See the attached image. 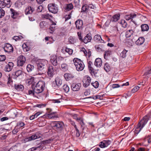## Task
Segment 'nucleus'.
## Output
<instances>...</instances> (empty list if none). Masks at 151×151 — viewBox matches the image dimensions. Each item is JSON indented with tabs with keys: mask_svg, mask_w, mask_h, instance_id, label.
Masks as SVG:
<instances>
[{
	"mask_svg": "<svg viewBox=\"0 0 151 151\" xmlns=\"http://www.w3.org/2000/svg\"><path fill=\"white\" fill-rule=\"evenodd\" d=\"M42 148V147L41 148V145H40L37 147H34L29 149L28 151H40Z\"/></svg>",
	"mask_w": 151,
	"mask_h": 151,
	"instance_id": "c756f323",
	"label": "nucleus"
},
{
	"mask_svg": "<svg viewBox=\"0 0 151 151\" xmlns=\"http://www.w3.org/2000/svg\"><path fill=\"white\" fill-rule=\"evenodd\" d=\"M86 52L87 53L86 55H86L87 56V60L88 62V68L90 67H92L91 65L92 64V63L91 61H88V58H90V57L91 56V52L89 50H88V52H87L86 50Z\"/></svg>",
	"mask_w": 151,
	"mask_h": 151,
	"instance_id": "4be33fe9",
	"label": "nucleus"
},
{
	"mask_svg": "<svg viewBox=\"0 0 151 151\" xmlns=\"http://www.w3.org/2000/svg\"><path fill=\"white\" fill-rule=\"evenodd\" d=\"M102 61L100 58H96L95 61L94 65L97 67H100L102 65Z\"/></svg>",
	"mask_w": 151,
	"mask_h": 151,
	"instance_id": "5701e85b",
	"label": "nucleus"
},
{
	"mask_svg": "<svg viewBox=\"0 0 151 151\" xmlns=\"http://www.w3.org/2000/svg\"><path fill=\"white\" fill-rule=\"evenodd\" d=\"M81 84L80 83H73L72 84L71 88L73 91H78L81 87Z\"/></svg>",
	"mask_w": 151,
	"mask_h": 151,
	"instance_id": "4468645a",
	"label": "nucleus"
},
{
	"mask_svg": "<svg viewBox=\"0 0 151 151\" xmlns=\"http://www.w3.org/2000/svg\"><path fill=\"white\" fill-rule=\"evenodd\" d=\"M77 34L78 35V38L79 39V40L80 41H81L82 42H83L84 43L85 42H84V38L85 37H84L83 40V39L82 38V37L81 35V32H77Z\"/></svg>",
	"mask_w": 151,
	"mask_h": 151,
	"instance_id": "4d7b16f0",
	"label": "nucleus"
},
{
	"mask_svg": "<svg viewBox=\"0 0 151 151\" xmlns=\"http://www.w3.org/2000/svg\"><path fill=\"white\" fill-rule=\"evenodd\" d=\"M39 26L41 29L45 30L48 27L49 24L47 22L43 21L40 22Z\"/></svg>",
	"mask_w": 151,
	"mask_h": 151,
	"instance_id": "ddd939ff",
	"label": "nucleus"
},
{
	"mask_svg": "<svg viewBox=\"0 0 151 151\" xmlns=\"http://www.w3.org/2000/svg\"><path fill=\"white\" fill-rule=\"evenodd\" d=\"M106 147H107L111 143V141L109 140H104L103 141Z\"/></svg>",
	"mask_w": 151,
	"mask_h": 151,
	"instance_id": "680f3d73",
	"label": "nucleus"
},
{
	"mask_svg": "<svg viewBox=\"0 0 151 151\" xmlns=\"http://www.w3.org/2000/svg\"><path fill=\"white\" fill-rule=\"evenodd\" d=\"M41 17L43 19H45L49 20H51V18L52 17V15H50L48 14H42Z\"/></svg>",
	"mask_w": 151,
	"mask_h": 151,
	"instance_id": "f704fd0d",
	"label": "nucleus"
},
{
	"mask_svg": "<svg viewBox=\"0 0 151 151\" xmlns=\"http://www.w3.org/2000/svg\"><path fill=\"white\" fill-rule=\"evenodd\" d=\"M25 125L24 123L21 121H19L17 123V125L16 126V127H17V128H19V129Z\"/></svg>",
	"mask_w": 151,
	"mask_h": 151,
	"instance_id": "603ef678",
	"label": "nucleus"
},
{
	"mask_svg": "<svg viewBox=\"0 0 151 151\" xmlns=\"http://www.w3.org/2000/svg\"><path fill=\"white\" fill-rule=\"evenodd\" d=\"M6 59V58L5 55H0V62L4 61Z\"/></svg>",
	"mask_w": 151,
	"mask_h": 151,
	"instance_id": "052dcab7",
	"label": "nucleus"
},
{
	"mask_svg": "<svg viewBox=\"0 0 151 151\" xmlns=\"http://www.w3.org/2000/svg\"><path fill=\"white\" fill-rule=\"evenodd\" d=\"M55 82L56 86L58 87L60 86L62 83V81L59 78H57L55 79Z\"/></svg>",
	"mask_w": 151,
	"mask_h": 151,
	"instance_id": "49530a36",
	"label": "nucleus"
},
{
	"mask_svg": "<svg viewBox=\"0 0 151 151\" xmlns=\"http://www.w3.org/2000/svg\"><path fill=\"white\" fill-rule=\"evenodd\" d=\"M43 8L42 6L41 5H40L38 6L37 9V12H41L42 10L43 9Z\"/></svg>",
	"mask_w": 151,
	"mask_h": 151,
	"instance_id": "e2e57ef3",
	"label": "nucleus"
},
{
	"mask_svg": "<svg viewBox=\"0 0 151 151\" xmlns=\"http://www.w3.org/2000/svg\"><path fill=\"white\" fill-rule=\"evenodd\" d=\"M48 117L50 119L56 118L58 117V114L56 112H51L47 114Z\"/></svg>",
	"mask_w": 151,
	"mask_h": 151,
	"instance_id": "a211bd4d",
	"label": "nucleus"
},
{
	"mask_svg": "<svg viewBox=\"0 0 151 151\" xmlns=\"http://www.w3.org/2000/svg\"><path fill=\"white\" fill-rule=\"evenodd\" d=\"M61 69L63 71H66L68 70V67L67 65L65 63H63L61 64Z\"/></svg>",
	"mask_w": 151,
	"mask_h": 151,
	"instance_id": "c9c22d12",
	"label": "nucleus"
},
{
	"mask_svg": "<svg viewBox=\"0 0 151 151\" xmlns=\"http://www.w3.org/2000/svg\"><path fill=\"white\" fill-rule=\"evenodd\" d=\"M3 3L4 4V7L8 8H10L12 4L11 0H3Z\"/></svg>",
	"mask_w": 151,
	"mask_h": 151,
	"instance_id": "393cba45",
	"label": "nucleus"
},
{
	"mask_svg": "<svg viewBox=\"0 0 151 151\" xmlns=\"http://www.w3.org/2000/svg\"><path fill=\"white\" fill-rule=\"evenodd\" d=\"M92 39L91 35L90 33L87 34L86 36V44L91 41Z\"/></svg>",
	"mask_w": 151,
	"mask_h": 151,
	"instance_id": "7c9ffc66",
	"label": "nucleus"
},
{
	"mask_svg": "<svg viewBox=\"0 0 151 151\" xmlns=\"http://www.w3.org/2000/svg\"><path fill=\"white\" fill-rule=\"evenodd\" d=\"M47 63V61L44 60L37 62V68L39 75H42L45 72Z\"/></svg>",
	"mask_w": 151,
	"mask_h": 151,
	"instance_id": "f257e3e1",
	"label": "nucleus"
},
{
	"mask_svg": "<svg viewBox=\"0 0 151 151\" xmlns=\"http://www.w3.org/2000/svg\"><path fill=\"white\" fill-rule=\"evenodd\" d=\"M68 42L70 44H73L76 42V40L74 37L70 36L68 38Z\"/></svg>",
	"mask_w": 151,
	"mask_h": 151,
	"instance_id": "79ce46f5",
	"label": "nucleus"
},
{
	"mask_svg": "<svg viewBox=\"0 0 151 151\" xmlns=\"http://www.w3.org/2000/svg\"><path fill=\"white\" fill-rule=\"evenodd\" d=\"M136 14L134 13H131L129 15H127L124 16V18L127 20H129L130 19H131L134 17H136Z\"/></svg>",
	"mask_w": 151,
	"mask_h": 151,
	"instance_id": "aec40b11",
	"label": "nucleus"
},
{
	"mask_svg": "<svg viewBox=\"0 0 151 151\" xmlns=\"http://www.w3.org/2000/svg\"><path fill=\"white\" fill-rule=\"evenodd\" d=\"M49 11L53 14L57 13L58 11L57 5L55 4H49L48 5Z\"/></svg>",
	"mask_w": 151,
	"mask_h": 151,
	"instance_id": "0eeeda50",
	"label": "nucleus"
},
{
	"mask_svg": "<svg viewBox=\"0 0 151 151\" xmlns=\"http://www.w3.org/2000/svg\"><path fill=\"white\" fill-rule=\"evenodd\" d=\"M14 64L12 62H9L6 65L4 68V71L7 72H9L12 70L14 66Z\"/></svg>",
	"mask_w": 151,
	"mask_h": 151,
	"instance_id": "9b49d317",
	"label": "nucleus"
},
{
	"mask_svg": "<svg viewBox=\"0 0 151 151\" xmlns=\"http://www.w3.org/2000/svg\"><path fill=\"white\" fill-rule=\"evenodd\" d=\"M35 10L32 7L29 6L26 8L25 10V13L26 14H32Z\"/></svg>",
	"mask_w": 151,
	"mask_h": 151,
	"instance_id": "a878e982",
	"label": "nucleus"
},
{
	"mask_svg": "<svg viewBox=\"0 0 151 151\" xmlns=\"http://www.w3.org/2000/svg\"><path fill=\"white\" fill-rule=\"evenodd\" d=\"M139 87L138 86H135L131 91L132 93H134L137 92L139 89Z\"/></svg>",
	"mask_w": 151,
	"mask_h": 151,
	"instance_id": "5fc2aeb1",
	"label": "nucleus"
},
{
	"mask_svg": "<svg viewBox=\"0 0 151 151\" xmlns=\"http://www.w3.org/2000/svg\"><path fill=\"white\" fill-rule=\"evenodd\" d=\"M0 18L3 17L5 15V12L2 8L0 9Z\"/></svg>",
	"mask_w": 151,
	"mask_h": 151,
	"instance_id": "864d4df0",
	"label": "nucleus"
},
{
	"mask_svg": "<svg viewBox=\"0 0 151 151\" xmlns=\"http://www.w3.org/2000/svg\"><path fill=\"white\" fill-rule=\"evenodd\" d=\"M27 82L29 85L32 84L31 87L32 88L34 87L33 84L34 82L33 78H31L28 79L27 80Z\"/></svg>",
	"mask_w": 151,
	"mask_h": 151,
	"instance_id": "37998d69",
	"label": "nucleus"
},
{
	"mask_svg": "<svg viewBox=\"0 0 151 151\" xmlns=\"http://www.w3.org/2000/svg\"><path fill=\"white\" fill-rule=\"evenodd\" d=\"M141 27L142 31V32L148 31L149 29L148 25L146 24H142L141 26Z\"/></svg>",
	"mask_w": 151,
	"mask_h": 151,
	"instance_id": "2f4dec72",
	"label": "nucleus"
},
{
	"mask_svg": "<svg viewBox=\"0 0 151 151\" xmlns=\"http://www.w3.org/2000/svg\"><path fill=\"white\" fill-rule=\"evenodd\" d=\"M27 71L28 72H31L34 69V66L31 64H28L26 67Z\"/></svg>",
	"mask_w": 151,
	"mask_h": 151,
	"instance_id": "a19ab883",
	"label": "nucleus"
},
{
	"mask_svg": "<svg viewBox=\"0 0 151 151\" xmlns=\"http://www.w3.org/2000/svg\"><path fill=\"white\" fill-rule=\"evenodd\" d=\"M64 77L67 81H69L74 77L71 74L65 73L64 74Z\"/></svg>",
	"mask_w": 151,
	"mask_h": 151,
	"instance_id": "c85d7f7f",
	"label": "nucleus"
},
{
	"mask_svg": "<svg viewBox=\"0 0 151 151\" xmlns=\"http://www.w3.org/2000/svg\"><path fill=\"white\" fill-rule=\"evenodd\" d=\"M73 62L77 70L81 71L83 70L85 65L80 59L75 58L73 60Z\"/></svg>",
	"mask_w": 151,
	"mask_h": 151,
	"instance_id": "7ed1b4c3",
	"label": "nucleus"
},
{
	"mask_svg": "<svg viewBox=\"0 0 151 151\" xmlns=\"http://www.w3.org/2000/svg\"><path fill=\"white\" fill-rule=\"evenodd\" d=\"M94 8V6L92 4H90L87 6H86V12L87 10H90L91 9H93Z\"/></svg>",
	"mask_w": 151,
	"mask_h": 151,
	"instance_id": "a18cd8bd",
	"label": "nucleus"
},
{
	"mask_svg": "<svg viewBox=\"0 0 151 151\" xmlns=\"http://www.w3.org/2000/svg\"><path fill=\"white\" fill-rule=\"evenodd\" d=\"M32 88V90H29L28 92V93L29 95H32L34 96H36L35 94H37L35 93V88L34 89V87Z\"/></svg>",
	"mask_w": 151,
	"mask_h": 151,
	"instance_id": "ea45409f",
	"label": "nucleus"
},
{
	"mask_svg": "<svg viewBox=\"0 0 151 151\" xmlns=\"http://www.w3.org/2000/svg\"><path fill=\"white\" fill-rule=\"evenodd\" d=\"M45 40L46 41H47L50 39V44L52 43L53 42L54 40H53V38L52 37H45Z\"/></svg>",
	"mask_w": 151,
	"mask_h": 151,
	"instance_id": "bf43d9fd",
	"label": "nucleus"
},
{
	"mask_svg": "<svg viewBox=\"0 0 151 151\" xmlns=\"http://www.w3.org/2000/svg\"><path fill=\"white\" fill-rule=\"evenodd\" d=\"M63 89L66 93H68L69 91V88L68 86L66 84L64 85L63 86Z\"/></svg>",
	"mask_w": 151,
	"mask_h": 151,
	"instance_id": "3c124183",
	"label": "nucleus"
},
{
	"mask_svg": "<svg viewBox=\"0 0 151 151\" xmlns=\"http://www.w3.org/2000/svg\"><path fill=\"white\" fill-rule=\"evenodd\" d=\"M119 24H121L122 26L124 28H125L127 27V23L125 20L122 19L119 22Z\"/></svg>",
	"mask_w": 151,
	"mask_h": 151,
	"instance_id": "4c0bfd02",
	"label": "nucleus"
},
{
	"mask_svg": "<svg viewBox=\"0 0 151 151\" xmlns=\"http://www.w3.org/2000/svg\"><path fill=\"white\" fill-rule=\"evenodd\" d=\"M75 24L76 28L78 29H82L83 25V21L80 19H78L75 22Z\"/></svg>",
	"mask_w": 151,
	"mask_h": 151,
	"instance_id": "2eb2a0df",
	"label": "nucleus"
},
{
	"mask_svg": "<svg viewBox=\"0 0 151 151\" xmlns=\"http://www.w3.org/2000/svg\"><path fill=\"white\" fill-rule=\"evenodd\" d=\"M94 39L96 42H100L101 43H104V40L102 39L101 36L99 35H96L94 37Z\"/></svg>",
	"mask_w": 151,
	"mask_h": 151,
	"instance_id": "bb28decb",
	"label": "nucleus"
},
{
	"mask_svg": "<svg viewBox=\"0 0 151 151\" xmlns=\"http://www.w3.org/2000/svg\"><path fill=\"white\" fill-rule=\"evenodd\" d=\"M73 118L80 123L82 127L84 125L83 121L82 119L80 117H78L77 114H74L73 116Z\"/></svg>",
	"mask_w": 151,
	"mask_h": 151,
	"instance_id": "6ab92c4d",
	"label": "nucleus"
},
{
	"mask_svg": "<svg viewBox=\"0 0 151 151\" xmlns=\"http://www.w3.org/2000/svg\"><path fill=\"white\" fill-rule=\"evenodd\" d=\"M145 41V38L143 37H141L136 41V43L137 45H140L143 44Z\"/></svg>",
	"mask_w": 151,
	"mask_h": 151,
	"instance_id": "cd10ccee",
	"label": "nucleus"
},
{
	"mask_svg": "<svg viewBox=\"0 0 151 151\" xmlns=\"http://www.w3.org/2000/svg\"><path fill=\"white\" fill-rule=\"evenodd\" d=\"M14 88L15 89L19 91H22L24 89V86L21 84H15Z\"/></svg>",
	"mask_w": 151,
	"mask_h": 151,
	"instance_id": "b1692460",
	"label": "nucleus"
},
{
	"mask_svg": "<svg viewBox=\"0 0 151 151\" xmlns=\"http://www.w3.org/2000/svg\"><path fill=\"white\" fill-rule=\"evenodd\" d=\"M128 51L127 50L124 49L120 53V57L122 58H125L127 55V52Z\"/></svg>",
	"mask_w": 151,
	"mask_h": 151,
	"instance_id": "473e14b6",
	"label": "nucleus"
},
{
	"mask_svg": "<svg viewBox=\"0 0 151 151\" xmlns=\"http://www.w3.org/2000/svg\"><path fill=\"white\" fill-rule=\"evenodd\" d=\"M56 23L54 22L53 21L52 22V24L50 25V27L49 28V32L50 33H52L55 30V26Z\"/></svg>",
	"mask_w": 151,
	"mask_h": 151,
	"instance_id": "f3484780",
	"label": "nucleus"
},
{
	"mask_svg": "<svg viewBox=\"0 0 151 151\" xmlns=\"http://www.w3.org/2000/svg\"><path fill=\"white\" fill-rule=\"evenodd\" d=\"M35 134L37 139L41 137L42 135L40 132H36L35 133Z\"/></svg>",
	"mask_w": 151,
	"mask_h": 151,
	"instance_id": "69168bd1",
	"label": "nucleus"
},
{
	"mask_svg": "<svg viewBox=\"0 0 151 151\" xmlns=\"http://www.w3.org/2000/svg\"><path fill=\"white\" fill-rule=\"evenodd\" d=\"M91 84L95 88H97L99 87V84L97 81H96L94 83H92Z\"/></svg>",
	"mask_w": 151,
	"mask_h": 151,
	"instance_id": "0e129e2a",
	"label": "nucleus"
},
{
	"mask_svg": "<svg viewBox=\"0 0 151 151\" xmlns=\"http://www.w3.org/2000/svg\"><path fill=\"white\" fill-rule=\"evenodd\" d=\"M86 87L89 86L91 83V78L88 76H86Z\"/></svg>",
	"mask_w": 151,
	"mask_h": 151,
	"instance_id": "58836bf2",
	"label": "nucleus"
},
{
	"mask_svg": "<svg viewBox=\"0 0 151 151\" xmlns=\"http://www.w3.org/2000/svg\"><path fill=\"white\" fill-rule=\"evenodd\" d=\"M19 130V128H17V127L16 126L12 131V133L13 134H16L18 132Z\"/></svg>",
	"mask_w": 151,
	"mask_h": 151,
	"instance_id": "13d9d810",
	"label": "nucleus"
},
{
	"mask_svg": "<svg viewBox=\"0 0 151 151\" xmlns=\"http://www.w3.org/2000/svg\"><path fill=\"white\" fill-rule=\"evenodd\" d=\"M23 47L24 49H25L26 52H27L29 50V47H28L26 44L23 45Z\"/></svg>",
	"mask_w": 151,
	"mask_h": 151,
	"instance_id": "338daca9",
	"label": "nucleus"
},
{
	"mask_svg": "<svg viewBox=\"0 0 151 151\" xmlns=\"http://www.w3.org/2000/svg\"><path fill=\"white\" fill-rule=\"evenodd\" d=\"M104 69L106 72H108L110 70V67L108 63H106L105 64Z\"/></svg>",
	"mask_w": 151,
	"mask_h": 151,
	"instance_id": "c03bdc74",
	"label": "nucleus"
},
{
	"mask_svg": "<svg viewBox=\"0 0 151 151\" xmlns=\"http://www.w3.org/2000/svg\"><path fill=\"white\" fill-rule=\"evenodd\" d=\"M19 114L18 112H17L16 111H14L11 113L10 116L11 118L14 119L17 117Z\"/></svg>",
	"mask_w": 151,
	"mask_h": 151,
	"instance_id": "e433bc0d",
	"label": "nucleus"
},
{
	"mask_svg": "<svg viewBox=\"0 0 151 151\" xmlns=\"http://www.w3.org/2000/svg\"><path fill=\"white\" fill-rule=\"evenodd\" d=\"M50 61L51 63L54 66L57 65V56L55 55H52L50 56Z\"/></svg>",
	"mask_w": 151,
	"mask_h": 151,
	"instance_id": "f8f14e48",
	"label": "nucleus"
},
{
	"mask_svg": "<svg viewBox=\"0 0 151 151\" xmlns=\"http://www.w3.org/2000/svg\"><path fill=\"white\" fill-rule=\"evenodd\" d=\"M2 47L6 52L9 53L13 51V48L12 45L9 43H5L4 45H2Z\"/></svg>",
	"mask_w": 151,
	"mask_h": 151,
	"instance_id": "1a4fd4ad",
	"label": "nucleus"
},
{
	"mask_svg": "<svg viewBox=\"0 0 151 151\" xmlns=\"http://www.w3.org/2000/svg\"><path fill=\"white\" fill-rule=\"evenodd\" d=\"M73 8V5L71 4H67L66 5L65 9V12L69 11Z\"/></svg>",
	"mask_w": 151,
	"mask_h": 151,
	"instance_id": "72a5a7b5",
	"label": "nucleus"
},
{
	"mask_svg": "<svg viewBox=\"0 0 151 151\" xmlns=\"http://www.w3.org/2000/svg\"><path fill=\"white\" fill-rule=\"evenodd\" d=\"M120 15L119 14L114 15L111 19V21L114 22H116L120 19Z\"/></svg>",
	"mask_w": 151,
	"mask_h": 151,
	"instance_id": "412c9836",
	"label": "nucleus"
},
{
	"mask_svg": "<svg viewBox=\"0 0 151 151\" xmlns=\"http://www.w3.org/2000/svg\"><path fill=\"white\" fill-rule=\"evenodd\" d=\"M10 10L11 12V17L13 19L16 18L19 15L18 12L12 8L10 9Z\"/></svg>",
	"mask_w": 151,
	"mask_h": 151,
	"instance_id": "dca6fc26",
	"label": "nucleus"
},
{
	"mask_svg": "<svg viewBox=\"0 0 151 151\" xmlns=\"http://www.w3.org/2000/svg\"><path fill=\"white\" fill-rule=\"evenodd\" d=\"M148 120V117L147 116L144 117L138 124L137 127L136 128L135 130V133L138 134L146 124Z\"/></svg>",
	"mask_w": 151,
	"mask_h": 151,
	"instance_id": "f03ea898",
	"label": "nucleus"
},
{
	"mask_svg": "<svg viewBox=\"0 0 151 151\" xmlns=\"http://www.w3.org/2000/svg\"><path fill=\"white\" fill-rule=\"evenodd\" d=\"M146 140L148 142L150 143L151 142V136H148L147 137L145 138Z\"/></svg>",
	"mask_w": 151,
	"mask_h": 151,
	"instance_id": "774afa93",
	"label": "nucleus"
},
{
	"mask_svg": "<svg viewBox=\"0 0 151 151\" xmlns=\"http://www.w3.org/2000/svg\"><path fill=\"white\" fill-rule=\"evenodd\" d=\"M51 125L53 128L58 132H60L63 129L64 124L62 122L59 121H54L51 123Z\"/></svg>",
	"mask_w": 151,
	"mask_h": 151,
	"instance_id": "39448f33",
	"label": "nucleus"
},
{
	"mask_svg": "<svg viewBox=\"0 0 151 151\" xmlns=\"http://www.w3.org/2000/svg\"><path fill=\"white\" fill-rule=\"evenodd\" d=\"M45 86V83L44 81H39L34 88L35 93L38 94L42 93L44 91Z\"/></svg>",
	"mask_w": 151,
	"mask_h": 151,
	"instance_id": "20e7f679",
	"label": "nucleus"
},
{
	"mask_svg": "<svg viewBox=\"0 0 151 151\" xmlns=\"http://www.w3.org/2000/svg\"><path fill=\"white\" fill-rule=\"evenodd\" d=\"M136 29V27L134 25L132 26L130 28L128 27L126 32L125 35L127 37H130L133 35V33L134 32Z\"/></svg>",
	"mask_w": 151,
	"mask_h": 151,
	"instance_id": "6e6552de",
	"label": "nucleus"
},
{
	"mask_svg": "<svg viewBox=\"0 0 151 151\" xmlns=\"http://www.w3.org/2000/svg\"><path fill=\"white\" fill-rule=\"evenodd\" d=\"M51 140L50 139L44 140L42 141L40 144H39V145H41L42 144L44 145L49 144L51 143Z\"/></svg>",
	"mask_w": 151,
	"mask_h": 151,
	"instance_id": "09e8293b",
	"label": "nucleus"
},
{
	"mask_svg": "<svg viewBox=\"0 0 151 151\" xmlns=\"http://www.w3.org/2000/svg\"><path fill=\"white\" fill-rule=\"evenodd\" d=\"M23 72L22 70H18L16 71L14 73V75L17 77L19 76L22 74Z\"/></svg>",
	"mask_w": 151,
	"mask_h": 151,
	"instance_id": "de8ad7c7",
	"label": "nucleus"
},
{
	"mask_svg": "<svg viewBox=\"0 0 151 151\" xmlns=\"http://www.w3.org/2000/svg\"><path fill=\"white\" fill-rule=\"evenodd\" d=\"M26 63V58L23 55H19L17 58V63L18 66H23Z\"/></svg>",
	"mask_w": 151,
	"mask_h": 151,
	"instance_id": "423d86ee",
	"label": "nucleus"
},
{
	"mask_svg": "<svg viewBox=\"0 0 151 151\" xmlns=\"http://www.w3.org/2000/svg\"><path fill=\"white\" fill-rule=\"evenodd\" d=\"M65 51L66 52H68L70 55H71L73 52V50L68 48L67 47L66 48Z\"/></svg>",
	"mask_w": 151,
	"mask_h": 151,
	"instance_id": "6e6d98bb",
	"label": "nucleus"
},
{
	"mask_svg": "<svg viewBox=\"0 0 151 151\" xmlns=\"http://www.w3.org/2000/svg\"><path fill=\"white\" fill-rule=\"evenodd\" d=\"M47 76L50 78H52L54 75V71L53 67L52 65H49L47 71Z\"/></svg>",
	"mask_w": 151,
	"mask_h": 151,
	"instance_id": "9d476101",
	"label": "nucleus"
},
{
	"mask_svg": "<svg viewBox=\"0 0 151 151\" xmlns=\"http://www.w3.org/2000/svg\"><path fill=\"white\" fill-rule=\"evenodd\" d=\"M104 94L101 95H97L93 97V99H99L100 100L102 99V97Z\"/></svg>",
	"mask_w": 151,
	"mask_h": 151,
	"instance_id": "8fccbe9b",
	"label": "nucleus"
}]
</instances>
